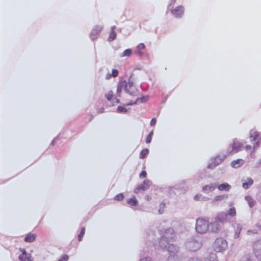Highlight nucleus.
Masks as SVG:
<instances>
[{
  "label": "nucleus",
  "mask_w": 261,
  "mask_h": 261,
  "mask_svg": "<svg viewBox=\"0 0 261 261\" xmlns=\"http://www.w3.org/2000/svg\"><path fill=\"white\" fill-rule=\"evenodd\" d=\"M231 188V186L228 183L225 182L219 185L218 186V189L219 191H228Z\"/></svg>",
  "instance_id": "2eb2a0df"
},
{
  "label": "nucleus",
  "mask_w": 261,
  "mask_h": 261,
  "mask_svg": "<svg viewBox=\"0 0 261 261\" xmlns=\"http://www.w3.org/2000/svg\"><path fill=\"white\" fill-rule=\"evenodd\" d=\"M21 254L19 256L20 261H33L32 255L30 253H27L24 248H20Z\"/></svg>",
  "instance_id": "0eeeda50"
},
{
  "label": "nucleus",
  "mask_w": 261,
  "mask_h": 261,
  "mask_svg": "<svg viewBox=\"0 0 261 261\" xmlns=\"http://www.w3.org/2000/svg\"><path fill=\"white\" fill-rule=\"evenodd\" d=\"M153 134V130H151V131L149 133V134H148V136H150V137H152V136Z\"/></svg>",
  "instance_id": "37998d69"
},
{
  "label": "nucleus",
  "mask_w": 261,
  "mask_h": 261,
  "mask_svg": "<svg viewBox=\"0 0 261 261\" xmlns=\"http://www.w3.org/2000/svg\"><path fill=\"white\" fill-rule=\"evenodd\" d=\"M146 198L148 201H149L151 199V197L149 195H147Z\"/></svg>",
  "instance_id": "79ce46f5"
},
{
  "label": "nucleus",
  "mask_w": 261,
  "mask_h": 261,
  "mask_svg": "<svg viewBox=\"0 0 261 261\" xmlns=\"http://www.w3.org/2000/svg\"><path fill=\"white\" fill-rule=\"evenodd\" d=\"M248 204L250 207H252L254 206L255 204V201L251 198H249L248 199Z\"/></svg>",
  "instance_id": "c756f323"
},
{
  "label": "nucleus",
  "mask_w": 261,
  "mask_h": 261,
  "mask_svg": "<svg viewBox=\"0 0 261 261\" xmlns=\"http://www.w3.org/2000/svg\"><path fill=\"white\" fill-rule=\"evenodd\" d=\"M101 31V28L99 27H95L92 29L90 34V38L94 40L97 38Z\"/></svg>",
  "instance_id": "6e6552de"
},
{
  "label": "nucleus",
  "mask_w": 261,
  "mask_h": 261,
  "mask_svg": "<svg viewBox=\"0 0 261 261\" xmlns=\"http://www.w3.org/2000/svg\"><path fill=\"white\" fill-rule=\"evenodd\" d=\"M231 150L230 153H235L241 150L243 146V144L237 140H233L232 143L230 144Z\"/></svg>",
  "instance_id": "423d86ee"
},
{
  "label": "nucleus",
  "mask_w": 261,
  "mask_h": 261,
  "mask_svg": "<svg viewBox=\"0 0 261 261\" xmlns=\"http://www.w3.org/2000/svg\"><path fill=\"white\" fill-rule=\"evenodd\" d=\"M114 96L113 92L112 91H110L107 94L105 95V97L108 101H111Z\"/></svg>",
  "instance_id": "b1692460"
},
{
  "label": "nucleus",
  "mask_w": 261,
  "mask_h": 261,
  "mask_svg": "<svg viewBox=\"0 0 261 261\" xmlns=\"http://www.w3.org/2000/svg\"><path fill=\"white\" fill-rule=\"evenodd\" d=\"M210 225L211 227V231L213 232H217L220 229L219 222L218 221H215L213 223H211Z\"/></svg>",
  "instance_id": "4468645a"
},
{
  "label": "nucleus",
  "mask_w": 261,
  "mask_h": 261,
  "mask_svg": "<svg viewBox=\"0 0 261 261\" xmlns=\"http://www.w3.org/2000/svg\"><path fill=\"white\" fill-rule=\"evenodd\" d=\"M228 215L233 217L236 215V209L234 207L230 208L227 213Z\"/></svg>",
  "instance_id": "393cba45"
},
{
  "label": "nucleus",
  "mask_w": 261,
  "mask_h": 261,
  "mask_svg": "<svg viewBox=\"0 0 261 261\" xmlns=\"http://www.w3.org/2000/svg\"><path fill=\"white\" fill-rule=\"evenodd\" d=\"M165 207V203L162 202V203H160V206H159V213L160 214H162L163 213Z\"/></svg>",
  "instance_id": "cd10ccee"
},
{
  "label": "nucleus",
  "mask_w": 261,
  "mask_h": 261,
  "mask_svg": "<svg viewBox=\"0 0 261 261\" xmlns=\"http://www.w3.org/2000/svg\"><path fill=\"white\" fill-rule=\"evenodd\" d=\"M244 163L243 159H239L231 162V165L232 167L237 168L240 167Z\"/></svg>",
  "instance_id": "ddd939ff"
},
{
  "label": "nucleus",
  "mask_w": 261,
  "mask_h": 261,
  "mask_svg": "<svg viewBox=\"0 0 261 261\" xmlns=\"http://www.w3.org/2000/svg\"><path fill=\"white\" fill-rule=\"evenodd\" d=\"M85 233V228L84 227H83L81 229V232H80V234H79V236H78V240H79V241H82Z\"/></svg>",
  "instance_id": "a878e982"
},
{
  "label": "nucleus",
  "mask_w": 261,
  "mask_h": 261,
  "mask_svg": "<svg viewBox=\"0 0 261 261\" xmlns=\"http://www.w3.org/2000/svg\"><path fill=\"white\" fill-rule=\"evenodd\" d=\"M152 137L150 136H147L146 139V142L147 143H149L151 141Z\"/></svg>",
  "instance_id": "c9c22d12"
},
{
  "label": "nucleus",
  "mask_w": 261,
  "mask_h": 261,
  "mask_svg": "<svg viewBox=\"0 0 261 261\" xmlns=\"http://www.w3.org/2000/svg\"><path fill=\"white\" fill-rule=\"evenodd\" d=\"M165 243L167 244H168L167 250L169 253V257L168 258V260L170 261L172 259V256H173L175 253L177 252V249L175 246L173 244H169L166 241L165 238H162L160 240V245L162 247H166V245H165Z\"/></svg>",
  "instance_id": "20e7f679"
},
{
  "label": "nucleus",
  "mask_w": 261,
  "mask_h": 261,
  "mask_svg": "<svg viewBox=\"0 0 261 261\" xmlns=\"http://www.w3.org/2000/svg\"><path fill=\"white\" fill-rule=\"evenodd\" d=\"M119 74V71L117 69H113L112 71V75L114 77H116L118 76Z\"/></svg>",
  "instance_id": "c85d7f7f"
},
{
  "label": "nucleus",
  "mask_w": 261,
  "mask_h": 261,
  "mask_svg": "<svg viewBox=\"0 0 261 261\" xmlns=\"http://www.w3.org/2000/svg\"><path fill=\"white\" fill-rule=\"evenodd\" d=\"M138 200L135 196H132L127 199V203L130 206H135L138 204Z\"/></svg>",
  "instance_id": "f3484780"
},
{
  "label": "nucleus",
  "mask_w": 261,
  "mask_h": 261,
  "mask_svg": "<svg viewBox=\"0 0 261 261\" xmlns=\"http://www.w3.org/2000/svg\"><path fill=\"white\" fill-rule=\"evenodd\" d=\"M259 136V133L257 131H251L250 138L251 141H255Z\"/></svg>",
  "instance_id": "6ab92c4d"
},
{
  "label": "nucleus",
  "mask_w": 261,
  "mask_h": 261,
  "mask_svg": "<svg viewBox=\"0 0 261 261\" xmlns=\"http://www.w3.org/2000/svg\"><path fill=\"white\" fill-rule=\"evenodd\" d=\"M223 198H224V196L219 195V196H216V199L217 200H222Z\"/></svg>",
  "instance_id": "e433bc0d"
},
{
  "label": "nucleus",
  "mask_w": 261,
  "mask_h": 261,
  "mask_svg": "<svg viewBox=\"0 0 261 261\" xmlns=\"http://www.w3.org/2000/svg\"><path fill=\"white\" fill-rule=\"evenodd\" d=\"M124 199V195L122 193L117 194L114 197V199L117 201H121Z\"/></svg>",
  "instance_id": "bb28decb"
},
{
  "label": "nucleus",
  "mask_w": 261,
  "mask_h": 261,
  "mask_svg": "<svg viewBox=\"0 0 261 261\" xmlns=\"http://www.w3.org/2000/svg\"><path fill=\"white\" fill-rule=\"evenodd\" d=\"M215 166H216V165L214 163H212V164H210L208 166V168H214Z\"/></svg>",
  "instance_id": "58836bf2"
},
{
  "label": "nucleus",
  "mask_w": 261,
  "mask_h": 261,
  "mask_svg": "<svg viewBox=\"0 0 261 261\" xmlns=\"http://www.w3.org/2000/svg\"><path fill=\"white\" fill-rule=\"evenodd\" d=\"M136 54L137 55H138L139 56H142V53L141 52V51L140 50H138L137 51H136Z\"/></svg>",
  "instance_id": "ea45409f"
},
{
  "label": "nucleus",
  "mask_w": 261,
  "mask_h": 261,
  "mask_svg": "<svg viewBox=\"0 0 261 261\" xmlns=\"http://www.w3.org/2000/svg\"><path fill=\"white\" fill-rule=\"evenodd\" d=\"M132 54V50L131 49L128 48L125 50L120 56L121 57H129Z\"/></svg>",
  "instance_id": "4be33fe9"
},
{
  "label": "nucleus",
  "mask_w": 261,
  "mask_h": 261,
  "mask_svg": "<svg viewBox=\"0 0 261 261\" xmlns=\"http://www.w3.org/2000/svg\"><path fill=\"white\" fill-rule=\"evenodd\" d=\"M156 124V119L153 118H152V119L150 121V125L151 126H154Z\"/></svg>",
  "instance_id": "72a5a7b5"
},
{
  "label": "nucleus",
  "mask_w": 261,
  "mask_h": 261,
  "mask_svg": "<svg viewBox=\"0 0 261 261\" xmlns=\"http://www.w3.org/2000/svg\"><path fill=\"white\" fill-rule=\"evenodd\" d=\"M147 175L146 172L145 171H142L141 173L140 174V178H145L146 177Z\"/></svg>",
  "instance_id": "473e14b6"
},
{
  "label": "nucleus",
  "mask_w": 261,
  "mask_h": 261,
  "mask_svg": "<svg viewBox=\"0 0 261 261\" xmlns=\"http://www.w3.org/2000/svg\"><path fill=\"white\" fill-rule=\"evenodd\" d=\"M151 184L152 182L150 180H144L141 185L136 188L134 190V193L137 194L148 189L150 187Z\"/></svg>",
  "instance_id": "39448f33"
},
{
  "label": "nucleus",
  "mask_w": 261,
  "mask_h": 261,
  "mask_svg": "<svg viewBox=\"0 0 261 261\" xmlns=\"http://www.w3.org/2000/svg\"><path fill=\"white\" fill-rule=\"evenodd\" d=\"M208 222L203 218H199L196 221V230L198 233H205L208 229Z\"/></svg>",
  "instance_id": "f03ea898"
},
{
  "label": "nucleus",
  "mask_w": 261,
  "mask_h": 261,
  "mask_svg": "<svg viewBox=\"0 0 261 261\" xmlns=\"http://www.w3.org/2000/svg\"><path fill=\"white\" fill-rule=\"evenodd\" d=\"M112 76V74H110L109 73H107V75H106V79L107 80H109L110 79Z\"/></svg>",
  "instance_id": "4c0bfd02"
},
{
  "label": "nucleus",
  "mask_w": 261,
  "mask_h": 261,
  "mask_svg": "<svg viewBox=\"0 0 261 261\" xmlns=\"http://www.w3.org/2000/svg\"><path fill=\"white\" fill-rule=\"evenodd\" d=\"M144 48H145V45H144V44H143L142 43L138 44V45L137 47V50H141L144 49Z\"/></svg>",
  "instance_id": "7c9ffc66"
},
{
  "label": "nucleus",
  "mask_w": 261,
  "mask_h": 261,
  "mask_svg": "<svg viewBox=\"0 0 261 261\" xmlns=\"http://www.w3.org/2000/svg\"><path fill=\"white\" fill-rule=\"evenodd\" d=\"M120 103V100L118 99L115 98L112 101L113 105Z\"/></svg>",
  "instance_id": "f704fd0d"
},
{
  "label": "nucleus",
  "mask_w": 261,
  "mask_h": 261,
  "mask_svg": "<svg viewBox=\"0 0 261 261\" xmlns=\"http://www.w3.org/2000/svg\"><path fill=\"white\" fill-rule=\"evenodd\" d=\"M68 259V256L64 255L58 261H67Z\"/></svg>",
  "instance_id": "2f4dec72"
},
{
  "label": "nucleus",
  "mask_w": 261,
  "mask_h": 261,
  "mask_svg": "<svg viewBox=\"0 0 261 261\" xmlns=\"http://www.w3.org/2000/svg\"><path fill=\"white\" fill-rule=\"evenodd\" d=\"M140 100L141 102H145L147 101L148 99V96H144L141 97L140 98H137L134 101H131L125 103L124 104L125 106H132L133 105H135L137 103V101L138 100Z\"/></svg>",
  "instance_id": "9d476101"
},
{
  "label": "nucleus",
  "mask_w": 261,
  "mask_h": 261,
  "mask_svg": "<svg viewBox=\"0 0 261 261\" xmlns=\"http://www.w3.org/2000/svg\"><path fill=\"white\" fill-rule=\"evenodd\" d=\"M245 148H246V149H247V150H250V149H251V146L250 145H246V146H245Z\"/></svg>",
  "instance_id": "a19ab883"
},
{
  "label": "nucleus",
  "mask_w": 261,
  "mask_h": 261,
  "mask_svg": "<svg viewBox=\"0 0 261 261\" xmlns=\"http://www.w3.org/2000/svg\"><path fill=\"white\" fill-rule=\"evenodd\" d=\"M253 183V180L251 178H247L246 180L243 183V187L247 189L250 187Z\"/></svg>",
  "instance_id": "a211bd4d"
},
{
  "label": "nucleus",
  "mask_w": 261,
  "mask_h": 261,
  "mask_svg": "<svg viewBox=\"0 0 261 261\" xmlns=\"http://www.w3.org/2000/svg\"><path fill=\"white\" fill-rule=\"evenodd\" d=\"M201 244L198 242H191L189 244V247L191 249V251H195L198 249L200 248Z\"/></svg>",
  "instance_id": "f8f14e48"
},
{
  "label": "nucleus",
  "mask_w": 261,
  "mask_h": 261,
  "mask_svg": "<svg viewBox=\"0 0 261 261\" xmlns=\"http://www.w3.org/2000/svg\"><path fill=\"white\" fill-rule=\"evenodd\" d=\"M127 111V109L123 106H118L117 109V112L120 113H125Z\"/></svg>",
  "instance_id": "5701e85b"
},
{
  "label": "nucleus",
  "mask_w": 261,
  "mask_h": 261,
  "mask_svg": "<svg viewBox=\"0 0 261 261\" xmlns=\"http://www.w3.org/2000/svg\"><path fill=\"white\" fill-rule=\"evenodd\" d=\"M149 150L147 148L142 149L140 153V158L141 159H144L148 154Z\"/></svg>",
  "instance_id": "412c9836"
},
{
  "label": "nucleus",
  "mask_w": 261,
  "mask_h": 261,
  "mask_svg": "<svg viewBox=\"0 0 261 261\" xmlns=\"http://www.w3.org/2000/svg\"><path fill=\"white\" fill-rule=\"evenodd\" d=\"M123 90L131 95L137 96L139 94V90L135 86L130 77L127 82L124 80L119 82L117 92L120 93Z\"/></svg>",
  "instance_id": "f257e3e1"
},
{
  "label": "nucleus",
  "mask_w": 261,
  "mask_h": 261,
  "mask_svg": "<svg viewBox=\"0 0 261 261\" xmlns=\"http://www.w3.org/2000/svg\"><path fill=\"white\" fill-rule=\"evenodd\" d=\"M227 247V241L222 238H218L216 239L214 244L213 248L216 252H223Z\"/></svg>",
  "instance_id": "7ed1b4c3"
},
{
  "label": "nucleus",
  "mask_w": 261,
  "mask_h": 261,
  "mask_svg": "<svg viewBox=\"0 0 261 261\" xmlns=\"http://www.w3.org/2000/svg\"><path fill=\"white\" fill-rule=\"evenodd\" d=\"M200 195H196L195 196V200H198V198L199 197H200Z\"/></svg>",
  "instance_id": "c03bdc74"
},
{
  "label": "nucleus",
  "mask_w": 261,
  "mask_h": 261,
  "mask_svg": "<svg viewBox=\"0 0 261 261\" xmlns=\"http://www.w3.org/2000/svg\"><path fill=\"white\" fill-rule=\"evenodd\" d=\"M190 261H201L198 259H192Z\"/></svg>",
  "instance_id": "a18cd8bd"
},
{
  "label": "nucleus",
  "mask_w": 261,
  "mask_h": 261,
  "mask_svg": "<svg viewBox=\"0 0 261 261\" xmlns=\"http://www.w3.org/2000/svg\"><path fill=\"white\" fill-rule=\"evenodd\" d=\"M214 189H215L214 186L213 184H211V185H206V186H204L202 188V190L203 191L208 192H211V191L214 190Z\"/></svg>",
  "instance_id": "aec40b11"
},
{
  "label": "nucleus",
  "mask_w": 261,
  "mask_h": 261,
  "mask_svg": "<svg viewBox=\"0 0 261 261\" xmlns=\"http://www.w3.org/2000/svg\"><path fill=\"white\" fill-rule=\"evenodd\" d=\"M36 239V234L35 233L29 232L27 233L24 239L25 242L32 243L34 242Z\"/></svg>",
  "instance_id": "9b49d317"
},
{
  "label": "nucleus",
  "mask_w": 261,
  "mask_h": 261,
  "mask_svg": "<svg viewBox=\"0 0 261 261\" xmlns=\"http://www.w3.org/2000/svg\"><path fill=\"white\" fill-rule=\"evenodd\" d=\"M184 12V8L182 6H178L172 11V13L176 17H181Z\"/></svg>",
  "instance_id": "1a4fd4ad"
},
{
  "label": "nucleus",
  "mask_w": 261,
  "mask_h": 261,
  "mask_svg": "<svg viewBox=\"0 0 261 261\" xmlns=\"http://www.w3.org/2000/svg\"><path fill=\"white\" fill-rule=\"evenodd\" d=\"M142 260V261H143V260L147 261V259H146V258H145V259H143V260Z\"/></svg>",
  "instance_id": "49530a36"
},
{
  "label": "nucleus",
  "mask_w": 261,
  "mask_h": 261,
  "mask_svg": "<svg viewBox=\"0 0 261 261\" xmlns=\"http://www.w3.org/2000/svg\"><path fill=\"white\" fill-rule=\"evenodd\" d=\"M115 29H116L115 26H113L111 28V31L110 33V34H109V36L108 37V40L109 41H112L116 38V33L115 32Z\"/></svg>",
  "instance_id": "dca6fc26"
}]
</instances>
